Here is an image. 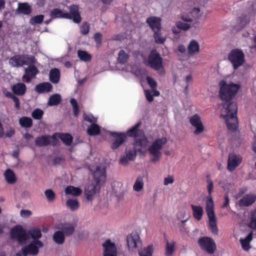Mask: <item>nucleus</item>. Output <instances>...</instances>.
Masks as SVG:
<instances>
[{
    "label": "nucleus",
    "mask_w": 256,
    "mask_h": 256,
    "mask_svg": "<svg viewBox=\"0 0 256 256\" xmlns=\"http://www.w3.org/2000/svg\"><path fill=\"white\" fill-rule=\"evenodd\" d=\"M242 161L241 156L236 154H230L228 162V169L232 171L239 165Z\"/></svg>",
    "instance_id": "nucleus-17"
},
{
    "label": "nucleus",
    "mask_w": 256,
    "mask_h": 256,
    "mask_svg": "<svg viewBox=\"0 0 256 256\" xmlns=\"http://www.w3.org/2000/svg\"><path fill=\"white\" fill-rule=\"evenodd\" d=\"M60 78V71L56 68H52L50 72V80L54 84H57Z\"/></svg>",
    "instance_id": "nucleus-30"
},
{
    "label": "nucleus",
    "mask_w": 256,
    "mask_h": 256,
    "mask_svg": "<svg viewBox=\"0 0 256 256\" xmlns=\"http://www.w3.org/2000/svg\"><path fill=\"white\" fill-rule=\"evenodd\" d=\"M207 184H208L207 188H208V196L206 198V206H207V202L208 200H211L212 204H214L212 198V197L211 196V193H212V189H213V182L212 180H208L207 181Z\"/></svg>",
    "instance_id": "nucleus-47"
},
{
    "label": "nucleus",
    "mask_w": 256,
    "mask_h": 256,
    "mask_svg": "<svg viewBox=\"0 0 256 256\" xmlns=\"http://www.w3.org/2000/svg\"><path fill=\"white\" fill-rule=\"evenodd\" d=\"M76 226V222H71L62 224L60 228L65 236H69L74 233Z\"/></svg>",
    "instance_id": "nucleus-22"
},
{
    "label": "nucleus",
    "mask_w": 256,
    "mask_h": 256,
    "mask_svg": "<svg viewBox=\"0 0 256 256\" xmlns=\"http://www.w3.org/2000/svg\"><path fill=\"white\" fill-rule=\"evenodd\" d=\"M198 244L202 249L209 254H213L216 249L214 240L209 237H204L200 238Z\"/></svg>",
    "instance_id": "nucleus-10"
},
{
    "label": "nucleus",
    "mask_w": 256,
    "mask_h": 256,
    "mask_svg": "<svg viewBox=\"0 0 256 256\" xmlns=\"http://www.w3.org/2000/svg\"><path fill=\"white\" fill-rule=\"evenodd\" d=\"M98 184H88L85 188L84 194L86 198L90 200L94 198L98 192L100 187Z\"/></svg>",
    "instance_id": "nucleus-16"
},
{
    "label": "nucleus",
    "mask_w": 256,
    "mask_h": 256,
    "mask_svg": "<svg viewBox=\"0 0 256 256\" xmlns=\"http://www.w3.org/2000/svg\"><path fill=\"white\" fill-rule=\"evenodd\" d=\"M154 250L152 245H149L138 252L140 256H152Z\"/></svg>",
    "instance_id": "nucleus-42"
},
{
    "label": "nucleus",
    "mask_w": 256,
    "mask_h": 256,
    "mask_svg": "<svg viewBox=\"0 0 256 256\" xmlns=\"http://www.w3.org/2000/svg\"><path fill=\"white\" fill-rule=\"evenodd\" d=\"M190 122L194 128V134L198 135L204 130V126L201 120V118L197 114H196L190 118Z\"/></svg>",
    "instance_id": "nucleus-11"
},
{
    "label": "nucleus",
    "mask_w": 256,
    "mask_h": 256,
    "mask_svg": "<svg viewBox=\"0 0 256 256\" xmlns=\"http://www.w3.org/2000/svg\"><path fill=\"white\" fill-rule=\"evenodd\" d=\"M144 186V176L140 175L136 178L132 186V190L136 193L143 192Z\"/></svg>",
    "instance_id": "nucleus-20"
},
{
    "label": "nucleus",
    "mask_w": 256,
    "mask_h": 256,
    "mask_svg": "<svg viewBox=\"0 0 256 256\" xmlns=\"http://www.w3.org/2000/svg\"><path fill=\"white\" fill-rule=\"evenodd\" d=\"M140 122H138L132 128L127 132V135L130 136H135V145L134 150H127L126 156L130 160H134L136 156V152L140 151L141 149L139 147H146L148 144V140L144 132L142 130H138V128L140 126Z\"/></svg>",
    "instance_id": "nucleus-2"
},
{
    "label": "nucleus",
    "mask_w": 256,
    "mask_h": 256,
    "mask_svg": "<svg viewBox=\"0 0 256 256\" xmlns=\"http://www.w3.org/2000/svg\"><path fill=\"white\" fill-rule=\"evenodd\" d=\"M58 137L66 145L69 146L72 142V138L69 134H58Z\"/></svg>",
    "instance_id": "nucleus-43"
},
{
    "label": "nucleus",
    "mask_w": 256,
    "mask_h": 256,
    "mask_svg": "<svg viewBox=\"0 0 256 256\" xmlns=\"http://www.w3.org/2000/svg\"><path fill=\"white\" fill-rule=\"evenodd\" d=\"M93 171L94 178L97 184H103L106 180V169L103 166H96Z\"/></svg>",
    "instance_id": "nucleus-12"
},
{
    "label": "nucleus",
    "mask_w": 256,
    "mask_h": 256,
    "mask_svg": "<svg viewBox=\"0 0 256 256\" xmlns=\"http://www.w3.org/2000/svg\"><path fill=\"white\" fill-rule=\"evenodd\" d=\"M4 177L9 184H14L16 182V176L12 170L8 169L4 172Z\"/></svg>",
    "instance_id": "nucleus-36"
},
{
    "label": "nucleus",
    "mask_w": 256,
    "mask_h": 256,
    "mask_svg": "<svg viewBox=\"0 0 256 256\" xmlns=\"http://www.w3.org/2000/svg\"><path fill=\"white\" fill-rule=\"evenodd\" d=\"M160 31L158 30L154 32V42L158 44H162L166 40V37L162 35Z\"/></svg>",
    "instance_id": "nucleus-41"
},
{
    "label": "nucleus",
    "mask_w": 256,
    "mask_h": 256,
    "mask_svg": "<svg viewBox=\"0 0 256 256\" xmlns=\"http://www.w3.org/2000/svg\"><path fill=\"white\" fill-rule=\"evenodd\" d=\"M70 12H66L70 18H66L68 19H72L76 23H79L81 21V18L78 12V6L76 5H72L69 8Z\"/></svg>",
    "instance_id": "nucleus-21"
},
{
    "label": "nucleus",
    "mask_w": 256,
    "mask_h": 256,
    "mask_svg": "<svg viewBox=\"0 0 256 256\" xmlns=\"http://www.w3.org/2000/svg\"><path fill=\"white\" fill-rule=\"evenodd\" d=\"M12 90L16 94L23 95L26 92V86L24 84L18 83L12 86Z\"/></svg>",
    "instance_id": "nucleus-31"
},
{
    "label": "nucleus",
    "mask_w": 256,
    "mask_h": 256,
    "mask_svg": "<svg viewBox=\"0 0 256 256\" xmlns=\"http://www.w3.org/2000/svg\"><path fill=\"white\" fill-rule=\"evenodd\" d=\"M87 132L89 135L94 136L98 134L100 132V127L98 125L92 124L88 128Z\"/></svg>",
    "instance_id": "nucleus-45"
},
{
    "label": "nucleus",
    "mask_w": 256,
    "mask_h": 256,
    "mask_svg": "<svg viewBox=\"0 0 256 256\" xmlns=\"http://www.w3.org/2000/svg\"><path fill=\"white\" fill-rule=\"evenodd\" d=\"M78 56L81 60L85 62H90L92 59L91 54L85 50H78Z\"/></svg>",
    "instance_id": "nucleus-37"
},
{
    "label": "nucleus",
    "mask_w": 256,
    "mask_h": 256,
    "mask_svg": "<svg viewBox=\"0 0 256 256\" xmlns=\"http://www.w3.org/2000/svg\"><path fill=\"white\" fill-rule=\"evenodd\" d=\"M11 238L17 240L20 244H24L30 240V236L20 226L14 227L10 232Z\"/></svg>",
    "instance_id": "nucleus-7"
},
{
    "label": "nucleus",
    "mask_w": 256,
    "mask_h": 256,
    "mask_svg": "<svg viewBox=\"0 0 256 256\" xmlns=\"http://www.w3.org/2000/svg\"><path fill=\"white\" fill-rule=\"evenodd\" d=\"M144 92L146 98L149 102H152L153 101V96H157L160 94V92L156 89L144 90Z\"/></svg>",
    "instance_id": "nucleus-35"
},
{
    "label": "nucleus",
    "mask_w": 256,
    "mask_h": 256,
    "mask_svg": "<svg viewBox=\"0 0 256 256\" xmlns=\"http://www.w3.org/2000/svg\"><path fill=\"white\" fill-rule=\"evenodd\" d=\"M214 205L212 201L208 200L207 202V206H206V211L208 218V228L210 232L217 234L218 228L217 226V218L214 212Z\"/></svg>",
    "instance_id": "nucleus-6"
},
{
    "label": "nucleus",
    "mask_w": 256,
    "mask_h": 256,
    "mask_svg": "<svg viewBox=\"0 0 256 256\" xmlns=\"http://www.w3.org/2000/svg\"><path fill=\"white\" fill-rule=\"evenodd\" d=\"M29 244L24 246L16 254V256H36L39 252L40 248L43 246V243L39 240L28 241Z\"/></svg>",
    "instance_id": "nucleus-4"
},
{
    "label": "nucleus",
    "mask_w": 256,
    "mask_h": 256,
    "mask_svg": "<svg viewBox=\"0 0 256 256\" xmlns=\"http://www.w3.org/2000/svg\"><path fill=\"white\" fill-rule=\"evenodd\" d=\"M161 21L162 20L160 18L152 16L147 18L146 22L154 32L158 30H160Z\"/></svg>",
    "instance_id": "nucleus-18"
},
{
    "label": "nucleus",
    "mask_w": 256,
    "mask_h": 256,
    "mask_svg": "<svg viewBox=\"0 0 256 256\" xmlns=\"http://www.w3.org/2000/svg\"><path fill=\"white\" fill-rule=\"evenodd\" d=\"M66 204L67 208L72 211H76L78 210L80 207V204L76 199H68Z\"/></svg>",
    "instance_id": "nucleus-32"
},
{
    "label": "nucleus",
    "mask_w": 256,
    "mask_h": 256,
    "mask_svg": "<svg viewBox=\"0 0 256 256\" xmlns=\"http://www.w3.org/2000/svg\"><path fill=\"white\" fill-rule=\"evenodd\" d=\"M50 16L52 18H70L69 15L66 14V12H64L60 10L55 8L52 10L50 12Z\"/></svg>",
    "instance_id": "nucleus-34"
},
{
    "label": "nucleus",
    "mask_w": 256,
    "mask_h": 256,
    "mask_svg": "<svg viewBox=\"0 0 256 256\" xmlns=\"http://www.w3.org/2000/svg\"><path fill=\"white\" fill-rule=\"evenodd\" d=\"M28 58L24 55H15L9 60V64L12 67H20L26 64Z\"/></svg>",
    "instance_id": "nucleus-14"
},
{
    "label": "nucleus",
    "mask_w": 256,
    "mask_h": 256,
    "mask_svg": "<svg viewBox=\"0 0 256 256\" xmlns=\"http://www.w3.org/2000/svg\"><path fill=\"white\" fill-rule=\"evenodd\" d=\"M166 141V138H158L150 146L148 152L152 156L151 158L152 162H156L160 160L162 155L161 150Z\"/></svg>",
    "instance_id": "nucleus-3"
},
{
    "label": "nucleus",
    "mask_w": 256,
    "mask_h": 256,
    "mask_svg": "<svg viewBox=\"0 0 256 256\" xmlns=\"http://www.w3.org/2000/svg\"><path fill=\"white\" fill-rule=\"evenodd\" d=\"M174 176L172 175H168L164 178V185L165 186L173 184Z\"/></svg>",
    "instance_id": "nucleus-58"
},
{
    "label": "nucleus",
    "mask_w": 256,
    "mask_h": 256,
    "mask_svg": "<svg viewBox=\"0 0 256 256\" xmlns=\"http://www.w3.org/2000/svg\"><path fill=\"white\" fill-rule=\"evenodd\" d=\"M65 193L68 195L78 196L81 194L82 190L79 188L68 186L65 189Z\"/></svg>",
    "instance_id": "nucleus-29"
},
{
    "label": "nucleus",
    "mask_w": 256,
    "mask_h": 256,
    "mask_svg": "<svg viewBox=\"0 0 256 256\" xmlns=\"http://www.w3.org/2000/svg\"><path fill=\"white\" fill-rule=\"evenodd\" d=\"M189 12L193 19L198 18L199 17L200 10L199 8H195L192 9L190 11H189Z\"/></svg>",
    "instance_id": "nucleus-60"
},
{
    "label": "nucleus",
    "mask_w": 256,
    "mask_h": 256,
    "mask_svg": "<svg viewBox=\"0 0 256 256\" xmlns=\"http://www.w3.org/2000/svg\"><path fill=\"white\" fill-rule=\"evenodd\" d=\"M28 234L30 236V240H38L42 236V232L40 229L34 228L27 232Z\"/></svg>",
    "instance_id": "nucleus-38"
},
{
    "label": "nucleus",
    "mask_w": 256,
    "mask_h": 256,
    "mask_svg": "<svg viewBox=\"0 0 256 256\" xmlns=\"http://www.w3.org/2000/svg\"><path fill=\"white\" fill-rule=\"evenodd\" d=\"M181 18L184 22H192L193 20L189 12L188 13H184L182 14Z\"/></svg>",
    "instance_id": "nucleus-61"
},
{
    "label": "nucleus",
    "mask_w": 256,
    "mask_h": 256,
    "mask_svg": "<svg viewBox=\"0 0 256 256\" xmlns=\"http://www.w3.org/2000/svg\"><path fill=\"white\" fill-rule=\"evenodd\" d=\"M38 72V70L36 66H30L25 70L26 74L23 76L24 80L26 82H29L30 78L34 77Z\"/></svg>",
    "instance_id": "nucleus-23"
},
{
    "label": "nucleus",
    "mask_w": 256,
    "mask_h": 256,
    "mask_svg": "<svg viewBox=\"0 0 256 256\" xmlns=\"http://www.w3.org/2000/svg\"><path fill=\"white\" fill-rule=\"evenodd\" d=\"M188 52L190 55H194L200 52V44L196 40H192L188 46Z\"/></svg>",
    "instance_id": "nucleus-24"
},
{
    "label": "nucleus",
    "mask_w": 256,
    "mask_h": 256,
    "mask_svg": "<svg viewBox=\"0 0 256 256\" xmlns=\"http://www.w3.org/2000/svg\"><path fill=\"white\" fill-rule=\"evenodd\" d=\"M220 96L222 101L220 116L225 120L228 129L236 130L238 126L236 117L238 110L236 102H231L238 92L240 86L231 82L222 80L220 82Z\"/></svg>",
    "instance_id": "nucleus-1"
},
{
    "label": "nucleus",
    "mask_w": 256,
    "mask_h": 256,
    "mask_svg": "<svg viewBox=\"0 0 256 256\" xmlns=\"http://www.w3.org/2000/svg\"><path fill=\"white\" fill-rule=\"evenodd\" d=\"M129 58L128 55L122 50H121L118 54V61L121 64H125L128 62Z\"/></svg>",
    "instance_id": "nucleus-40"
},
{
    "label": "nucleus",
    "mask_w": 256,
    "mask_h": 256,
    "mask_svg": "<svg viewBox=\"0 0 256 256\" xmlns=\"http://www.w3.org/2000/svg\"><path fill=\"white\" fill-rule=\"evenodd\" d=\"M43 111L40 109L35 110L32 113V116L34 119L40 120L43 115Z\"/></svg>",
    "instance_id": "nucleus-57"
},
{
    "label": "nucleus",
    "mask_w": 256,
    "mask_h": 256,
    "mask_svg": "<svg viewBox=\"0 0 256 256\" xmlns=\"http://www.w3.org/2000/svg\"><path fill=\"white\" fill-rule=\"evenodd\" d=\"M248 226L252 229H256V210L251 214Z\"/></svg>",
    "instance_id": "nucleus-50"
},
{
    "label": "nucleus",
    "mask_w": 256,
    "mask_h": 256,
    "mask_svg": "<svg viewBox=\"0 0 256 256\" xmlns=\"http://www.w3.org/2000/svg\"><path fill=\"white\" fill-rule=\"evenodd\" d=\"M52 85L49 82H44L36 86V90L38 93L49 92L52 90Z\"/></svg>",
    "instance_id": "nucleus-28"
},
{
    "label": "nucleus",
    "mask_w": 256,
    "mask_h": 256,
    "mask_svg": "<svg viewBox=\"0 0 256 256\" xmlns=\"http://www.w3.org/2000/svg\"><path fill=\"white\" fill-rule=\"evenodd\" d=\"M176 26L178 28L184 30H186L190 28V25L189 24L182 22H176Z\"/></svg>",
    "instance_id": "nucleus-56"
},
{
    "label": "nucleus",
    "mask_w": 256,
    "mask_h": 256,
    "mask_svg": "<svg viewBox=\"0 0 256 256\" xmlns=\"http://www.w3.org/2000/svg\"><path fill=\"white\" fill-rule=\"evenodd\" d=\"M61 100V96L58 94H55L50 96L48 102L50 106L58 105Z\"/></svg>",
    "instance_id": "nucleus-44"
},
{
    "label": "nucleus",
    "mask_w": 256,
    "mask_h": 256,
    "mask_svg": "<svg viewBox=\"0 0 256 256\" xmlns=\"http://www.w3.org/2000/svg\"><path fill=\"white\" fill-rule=\"evenodd\" d=\"M64 234L61 230H58L54 234L52 238L56 243L60 244L64 242Z\"/></svg>",
    "instance_id": "nucleus-33"
},
{
    "label": "nucleus",
    "mask_w": 256,
    "mask_h": 256,
    "mask_svg": "<svg viewBox=\"0 0 256 256\" xmlns=\"http://www.w3.org/2000/svg\"><path fill=\"white\" fill-rule=\"evenodd\" d=\"M142 246V242L138 232H132L127 236L126 246L129 253L136 254Z\"/></svg>",
    "instance_id": "nucleus-5"
},
{
    "label": "nucleus",
    "mask_w": 256,
    "mask_h": 256,
    "mask_svg": "<svg viewBox=\"0 0 256 256\" xmlns=\"http://www.w3.org/2000/svg\"><path fill=\"white\" fill-rule=\"evenodd\" d=\"M228 59L232 63L234 68L236 69L243 64L244 54L240 50H233L229 54Z\"/></svg>",
    "instance_id": "nucleus-9"
},
{
    "label": "nucleus",
    "mask_w": 256,
    "mask_h": 256,
    "mask_svg": "<svg viewBox=\"0 0 256 256\" xmlns=\"http://www.w3.org/2000/svg\"><path fill=\"white\" fill-rule=\"evenodd\" d=\"M70 103L72 106L74 116H77L78 114L79 109L76 100L74 98H72L70 100Z\"/></svg>",
    "instance_id": "nucleus-53"
},
{
    "label": "nucleus",
    "mask_w": 256,
    "mask_h": 256,
    "mask_svg": "<svg viewBox=\"0 0 256 256\" xmlns=\"http://www.w3.org/2000/svg\"><path fill=\"white\" fill-rule=\"evenodd\" d=\"M44 194L48 200L50 202H52L55 199V194L54 192L50 189L46 190L44 192Z\"/></svg>",
    "instance_id": "nucleus-52"
},
{
    "label": "nucleus",
    "mask_w": 256,
    "mask_h": 256,
    "mask_svg": "<svg viewBox=\"0 0 256 256\" xmlns=\"http://www.w3.org/2000/svg\"><path fill=\"white\" fill-rule=\"evenodd\" d=\"M104 256H116L117 248L116 244L110 240H107L103 244Z\"/></svg>",
    "instance_id": "nucleus-13"
},
{
    "label": "nucleus",
    "mask_w": 256,
    "mask_h": 256,
    "mask_svg": "<svg viewBox=\"0 0 256 256\" xmlns=\"http://www.w3.org/2000/svg\"><path fill=\"white\" fill-rule=\"evenodd\" d=\"M175 243L174 242H166V256H170L174 251Z\"/></svg>",
    "instance_id": "nucleus-49"
},
{
    "label": "nucleus",
    "mask_w": 256,
    "mask_h": 256,
    "mask_svg": "<svg viewBox=\"0 0 256 256\" xmlns=\"http://www.w3.org/2000/svg\"><path fill=\"white\" fill-rule=\"evenodd\" d=\"M250 20V16H242L239 18L240 26L242 28L245 26L249 24Z\"/></svg>",
    "instance_id": "nucleus-51"
},
{
    "label": "nucleus",
    "mask_w": 256,
    "mask_h": 256,
    "mask_svg": "<svg viewBox=\"0 0 256 256\" xmlns=\"http://www.w3.org/2000/svg\"><path fill=\"white\" fill-rule=\"evenodd\" d=\"M20 214L22 217L26 218L30 216L32 212L28 210H22L20 212Z\"/></svg>",
    "instance_id": "nucleus-63"
},
{
    "label": "nucleus",
    "mask_w": 256,
    "mask_h": 256,
    "mask_svg": "<svg viewBox=\"0 0 256 256\" xmlns=\"http://www.w3.org/2000/svg\"><path fill=\"white\" fill-rule=\"evenodd\" d=\"M44 16L38 15L32 18L30 21L32 24H36L41 23L44 20Z\"/></svg>",
    "instance_id": "nucleus-54"
},
{
    "label": "nucleus",
    "mask_w": 256,
    "mask_h": 256,
    "mask_svg": "<svg viewBox=\"0 0 256 256\" xmlns=\"http://www.w3.org/2000/svg\"><path fill=\"white\" fill-rule=\"evenodd\" d=\"M56 134L52 136H43L37 138L35 140L36 144L38 146H44L49 144H56Z\"/></svg>",
    "instance_id": "nucleus-15"
},
{
    "label": "nucleus",
    "mask_w": 256,
    "mask_h": 256,
    "mask_svg": "<svg viewBox=\"0 0 256 256\" xmlns=\"http://www.w3.org/2000/svg\"><path fill=\"white\" fill-rule=\"evenodd\" d=\"M252 240V232H250L244 238H240V240L242 248L244 251H248L250 248V242Z\"/></svg>",
    "instance_id": "nucleus-25"
},
{
    "label": "nucleus",
    "mask_w": 256,
    "mask_h": 256,
    "mask_svg": "<svg viewBox=\"0 0 256 256\" xmlns=\"http://www.w3.org/2000/svg\"><path fill=\"white\" fill-rule=\"evenodd\" d=\"M14 132L15 131L14 128H10L4 134L6 136L10 138L14 134Z\"/></svg>",
    "instance_id": "nucleus-64"
},
{
    "label": "nucleus",
    "mask_w": 256,
    "mask_h": 256,
    "mask_svg": "<svg viewBox=\"0 0 256 256\" xmlns=\"http://www.w3.org/2000/svg\"><path fill=\"white\" fill-rule=\"evenodd\" d=\"M113 139L111 148L113 150L118 148L125 140L126 136L123 133L112 132Z\"/></svg>",
    "instance_id": "nucleus-19"
},
{
    "label": "nucleus",
    "mask_w": 256,
    "mask_h": 256,
    "mask_svg": "<svg viewBox=\"0 0 256 256\" xmlns=\"http://www.w3.org/2000/svg\"><path fill=\"white\" fill-rule=\"evenodd\" d=\"M146 82L152 90L156 89L157 86L156 82L150 76H147Z\"/></svg>",
    "instance_id": "nucleus-59"
},
{
    "label": "nucleus",
    "mask_w": 256,
    "mask_h": 256,
    "mask_svg": "<svg viewBox=\"0 0 256 256\" xmlns=\"http://www.w3.org/2000/svg\"><path fill=\"white\" fill-rule=\"evenodd\" d=\"M256 198L254 195L247 194L240 200V204L242 206H248L254 202Z\"/></svg>",
    "instance_id": "nucleus-27"
},
{
    "label": "nucleus",
    "mask_w": 256,
    "mask_h": 256,
    "mask_svg": "<svg viewBox=\"0 0 256 256\" xmlns=\"http://www.w3.org/2000/svg\"><path fill=\"white\" fill-rule=\"evenodd\" d=\"M84 118L85 120L88 121L94 124L97 121V118L94 117L90 114H84Z\"/></svg>",
    "instance_id": "nucleus-55"
},
{
    "label": "nucleus",
    "mask_w": 256,
    "mask_h": 256,
    "mask_svg": "<svg viewBox=\"0 0 256 256\" xmlns=\"http://www.w3.org/2000/svg\"><path fill=\"white\" fill-rule=\"evenodd\" d=\"M89 32V26L86 23H83L80 26V32L83 34H87Z\"/></svg>",
    "instance_id": "nucleus-62"
},
{
    "label": "nucleus",
    "mask_w": 256,
    "mask_h": 256,
    "mask_svg": "<svg viewBox=\"0 0 256 256\" xmlns=\"http://www.w3.org/2000/svg\"><path fill=\"white\" fill-rule=\"evenodd\" d=\"M148 64L156 70L162 69V59L156 50H152L149 54Z\"/></svg>",
    "instance_id": "nucleus-8"
},
{
    "label": "nucleus",
    "mask_w": 256,
    "mask_h": 256,
    "mask_svg": "<svg viewBox=\"0 0 256 256\" xmlns=\"http://www.w3.org/2000/svg\"><path fill=\"white\" fill-rule=\"evenodd\" d=\"M18 10L20 13L24 14H28L31 12V8L30 6L26 3L20 4Z\"/></svg>",
    "instance_id": "nucleus-39"
},
{
    "label": "nucleus",
    "mask_w": 256,
    "mask_h": 256,
    "mask_svg": "<svg viewBox=\"0 0 256 256\" xmlns=\"http://www.w3.org/2000/svg\"><path fill=\"white\" fill-rule=\"evenodd\" d=\"M20 124L25 128H30L32 126V120L30 118L22 117L19 120Z\"/></svg>",
    "instance_id": "nucleus-46"
},
{
    "label": "nucleus",
    "mask_w": 256,
    "mask_h": 256,
    "mask_svg": "<svg viewBox=\"0 0 256 256\" xmlns=\"http://www.w3.org/2000/svg\"><path fill=\"white\" fill-rule=\"evenodd\" d=\"M192 214L194 217L198 221H200L202 218L204 214V210L200 206H195L194 204L191 205Z\"/></svg>",
    "instance_id": "nucleus-26"
},
{
    "label": "nucleus",
    "mask_w": 256,
    "mask_h": 256,
    "mask_svg": "<svg viewBox=\"0 0 256 256\" xmlns=\"http://www.w3.org/2000/svg\"><path fill=\"white\" fill-rule=\"evenodd\" d=\"M178 218L182 222L184 223L188 220L190 216L186 210H182L178 213Z\"/></svg>",
    "instance_id": "nucleus-48"
}]
</instances>
